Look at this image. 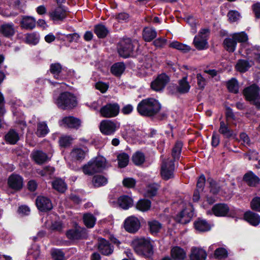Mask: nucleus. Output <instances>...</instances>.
Listing matches in <instances>:
<instances>
[{"mask_svg": "<svg viewBox=\"0 0 260 260\" xmlns=\"http://www.w3.org/2000/svg\"><path fill=\"white\" fill-rule=\"evenodd\" d=\"M120 112V106L117 103H108L102 106L100 113L103 117L113 118L117 116Z\"/></svg>", "mask_w": 260, "mask_h": 260, "instance_id": "9", "label": "nucleus"}, {"mask_svg": "<svg viewBox=\"0 0 260 260\" xmlns=\"http://www.w3.org/2000/svg\"><path fill=\"white\" fill-rule=\"evenodd\" d=\"M132 160L136 166H139L145 162V156L143 152L137 151L133 154Z\"/></svg>", "mask_w": 260, "mask_h": 260, "instance_id": "44", "label": "nucleus"}, {"mask_svg": "<svg viewBox=\"0 0 260 260\" xmlns=\"http://www.w3.org/2000/svg\"><path fill=\"white\" fill-rule=\"evenodd\" d=\"M119 206L124 210L129 209L133 206V200L127 195H122L118 198Z\"/></svg>", "mask_w": 260, "mask_h": 260, "instance_id": "34", "label": "nucleus"}, {"mask_svg": "<svg viewBox=\"0 0 260 260\" xmlns=\"http://www.w3.org/2000/svg\"><path fill=\"white\" fill-rule=\"evenodd\" d=\"M233 37L236 43H245L248 41V35L245 31L234 33L231 35Z\"/></svg>", "mask_w": 260, "mask_h": 260, "instance_id": "54", "label": "nucleus"}, {"mask_svg": "<svg viewBox=\"0 0 260 260\" xmlns=\"http://www.w3.org/2000/svg\"><path fill=\"white\" fill-rule=\"evenodd\" d=\"M161 104L158 100L153 98H148L143 99L138 103L137 111L142 116L161 121L167 120L168 117V112L161 111Z\"/></svg>", "mask_w": 260, "mask_h": 260, "instance_id": "1", "label": "nucleus"}, {"mask_svg": "<svg viewBox=\"0 0 260 260\" xmlns=\"http://www.w3.org/2000/svg\"><path fill=\"white\" fill-rule=\"evenodd\" d=\"M58 107L62 110H71L76 107L78 101L76 96L69 91L61 92L56 100Z\"/></svg>", "mask_w": 260, "mask_h": 260, "instance_id": "5", "label": "nucleus"}, {"mask_svg": "<svg viewBox=\"0 0 260 260\" xmlns=\"http://www.w3.org/2000/svg\"><path fill=\"white\" fill-rule=\"evenodd\" d=\"M185 211V209H182L176 215L175 220L177 222L186 224L190 221L192 214L190 213L186 214Z\"/></svg>", "mask_w": 260, "mask_h": 260, "instance_id": "31", "label": "nucleus"}, {"mask_svg": "<svg viewBox=\"0 0 260 260\" xmlns=\"http://www.w3.org/2000/svg\"><path fill=\"white\" fill-rule=\"evenodd\" d=\"M243 180L248 186L251 187H255L260 183L259 178L251 171H249L244 174Z\"/></svg>", "mask_w": 260, "mask_h": 260, "instance_id": "22", "label": "nucleus"}, {"mask_svg": "<svg viewBox=\"0 0 260 260\" xmlns=\"http://www.w3.org/2000/svg\"><path fill=\"white\" fill-rule=\"evenodd\" d=\"M193 227L200 232H208L211 229V224L206 219L200 217L194 221Z\"/></svg>", "mask_w": 260, "mask_h": 260, "instance_id": "25", "label": "nucleus"}, {"mask_svg": "<svg viewBox=\"0 0 260 260\" xmlns=\"http://www.w3.org/2000/svg\"><path fill=\"white\" fill-rule=\"evenodd\" d=\"M259 91L260 88L255 83L246 87L243 90L245 100L251 103L258 110H260Z\"/></svg>", "mask_w": 260, "mask_h": 260, "instance_id": "6", "label": "nucleus"}, {"mask_svg": "<svg viewBox=\"0 0 260 260\" xmlns=\"http://www.w3.org/2000/svg\"><path fill=\"white\" fill-rule=\"evenodd\" d=\"M49 71L54 79L58 80H65L69 78L71 71L67 68H63L59 62L51 63Z\"/></svg>", "mask_w": 260, "mask_h": 260, "instance_id": "7", "label": "nucleus"}, {"mask_svg": "<svg viewBox=\"0 0 260 260\" xmlns=\"http://www.w3.org/2000/svg\"><path fill=\"white\" fill-rule=\"evenodd\" d=\"M213 214L217 217H225L230 211V208L226 204L217 203L212 208Z\"/></svg>", "mask_w": 260, "mask_h": 260, "instance_id": "19", "label": "nucleus"}, {"mask_svg": "<svg viewBox=\"0 0 260 260\" xmlns=\"http://www.w3.org/2000/svg\"><path fill=\"white\" fill-rule=\"evenodd\" d=\"M124 228L129 233H136L140 228V222L137 217L132 216L124 220Z\"/></svg>", "mask_w": 260, "mask_h": 260, "instance_id": "15", "label": "nucleus"}, {"mask_svg": "<svg viewBox=\"0 0 260 260\" xmlns=\"http://www.w3.org/2000/svg\"><path fill=\"white\" fill-rule=\"evenodd\" d=\"M7 186L15 192L20 191L24 186V178L19 174L13 173L7 179Z\"/></svg>", "mask_w": 260, "mask_h": 260, "instance_id": "8", "label": "nucleus"}, {"mask_svg": "<svg viewBox=\"0 0 260 260\" xmlns=\"http://www.w3.org/2000/svg\"><path fill=\"white\" fill-rule=\"evenodd\" d=\"M72 155L78 160H83L85 156V151L81 148H74L72 152Z\"/></svg>", "mask_w": 260, "mask_h": 260, "instance_id": "56", "label": "nucleus"}, {"mask_svg": "<svg viewBox=\"0 0 260 260\" xmlns=\"http://www.w3.org/2000/svg\"><path fill=\"white\" fill-rule=\"evenodd\" d=\"M183 143L181 141H177L172 149V159L170 161H173L174 163L176 161H178L180 158Z\"/></svg>", "mask_w": 260, "mask_h": 260, "instance_id": "28", "label": "nucleus"}, {"mask_svg": "<svg viewBox=\"0 0 260 260\" xmlns=\"http://www.w3.org/2000/svg\"><path fill=\"white\" fill-rule=\"evenodd\" d=\"M207 253L205 250L202 248L192 247L189 255L190 260H206Z\"/></svg>", "mask_w": 260, "mask_h": 260, "instance_id": "20", "label": "nucleus"}, {"mask_svg": "<svg viewBox=\"0 0 260 260\" xmlns=\"http://www.w3.org/2000/svg\"><path fill=\"white\" fill-rule=\"evenodd\" d=\"M237 44L233 39V37L231 38H226L223 41L222 46L224 49L229 53H233L236 49Z\"/></svg>", "mask_w": 260, "mask_h": 260, "instance_id": "33", "label": "nucleus"}, {"mask_svg": "<svg viewBox=\"0 0 260 260\" xmlns=\"http://www.w3.org/2000/svg\"><path fill=\"white\" fill-rule=\"evenodd\" d=\"M175 169V164L173 161H170L168 167H162L161 169V175L162 178L165 180H168L174 177V171Z\"/></svg>", "mask_w": 260, "mask_h": 260, "instance_id": "24", "label": "nucleus"}, {"mask_svg": "<svg viewBox=\"0 0 260 260\" xmlns=\"http://www.w3.org/2000/svg\"><path fill=\"white\" fill-rule=\"evenodd\" d=\"M206 182V177L204 174H201L198 178L196 189H199L201 191H203L205 188Z\"/></svg>", "mask_w": 260, "mask_h": 260, "instance_id": "62", "label": "nucleus"}, {"mask_svg": "<svg viewBox=\"0 0 260 260\" xmlns=\"http://www.w3.org/2000/svg\"><path fill=\"white\" fill-rule=\"evenodd\" d=\"M132 245L135 252L145 258H151L154 254L153 247L151 242L145 238L134 239Z\"/></svg>", "mask_w": 260, "mask_h": 260, "instance_id": "3", "label": "nucleus"}, {"mask_svg": "<svg viewBox=\"0 0 260 260\" xmlns=\"http://www.w3.org/2000/svg\"><path fill=\"white\" fill-rule=\"evenodd\" d=\"M67 7H56L54 10L49 13L50 19L53 21L62 22L67 17Z\"/></svg>", "mask_w": 260, "mask_h": 260, "instance_id": "14", "label": "nucleus"}, {"mask_svg": "<svg viewBox=\"0 0 260 260\" xmlns=\"http://www.w3.org/2000/svg\"><path fill=\"white\" fill-rule=\"evenodd\" d=\"M218 132L223 138L236 139L237 134L232 129L228 122L220 120Z\"/></svg>", "mask_w": 260, "mask_h": 260, "instance_id": "17", "label": "nucleus"}, {"mask_svg": "<svg viewBox=\"0 0 260 260\" xmlns=\"http://www.w3.org/2000/svg\"><path fill=\"white\" fill-rule=\"evenodd\" d=\"M59 124L66 128L77 130L81 126V120L73 116H65L59 121Z\"/></svg>", "mask_w": 260, "mask_h": 260, "instance_id": "11", "label": "nucleus"}, {"mask_svg": "<svg viewBox=\"0 0 260 260\" xmlns=\"http://www.w3.org/2000/svg\"><path fill=\"white\" fill-rule=\"evenodd\" d=\"M49 132L47 124L45 122H39L37 125V129L36 133L39 137H45Z\"/></svg>", "mask_w": 260, "mask_h": 260, "instance_id": "46", "label": "nucleus"}, {"mask_svg": "<svg viewBox=\"0 0 260 260\" xmlns=\"http://www.w3.org/2000/svg\"><path fill=\"white\" fill-rule=\"evenodd\" d=\"M251 209L257 212H260V197H254L250 202Z\"/></svg>", "mask_w": 260, "mask_h": 260, "instance_id": "57", "label": "nucleus"}, {"mask_svg": "<svg viewBox=\"0 0 260 260\" xmlns=\"http://www.w3.org/2000/svg\"><path fill=\"white\" fill-rule=\"evenodd\" d=\"M194 47L198 50H203L208 48V42L206 40L200 39L196 36L193 41Z\"/></svg>", "mask_w": 260, "mask_h": 260, "instance_id": "50", "label": "nucleus"}, {"mask_svg": "<svg viewBox=\"0 0 260 260\" xmlns=\"http://www.w3.org/2000/svg\"><path fill=\"white\" fill-rule=\"evenodd\" d=\"M167 40L164 38H158L153 41V45L157 48H162L166 45Z\"/></svg>", "mask_w": 260, "mask_h": 260, "instance_id": "63", "label": "nucleus"}, {"mask_svg": "<svg viewBox=\"0 0 260 260\" xmlns=\"http://www.w3.org/2000/svg\"><path fill=\"white\" fill-rule=\"evenodd\" d=\"M94 33L99 39H105L109 34L108 28L102 23L97 24L94 26Z\"/></svg>", "mask_w": 260, "mask_h": 260, "instance_id": "29", "label": "nucleus"}, {"mask_svg": "<svg viewBox=\"0 0 260 260\" xmlns=\"http://www.w3.org/2000/svg\"><path fill=\"white\" fill-rule=\"evenodd\" d=\"M66 235L71 240L87 239L88 238L86 229L78 226L77 224L74 228L67 231Z\"/></svg>", "mask_w": 260, "mask_h": 260, "instance_id": "10", "label": "nucleus"}, {"mask_svg": "<svg viewBox=\"0 0 260 260\" xmlns=\"http://www.w3.org/2000/svg\"><path fill=\"white\" fill-rule=\"evenodd\" d=\"M197 84L199 89L203 90L206 85V80L201 73L197 75Z\"/></svg>", "mask_w": 260, "mask_h": 260, "instance_id": "58", "label": "nucleus"}, {"mask_svg": "<svg viewBox=\"0 0 260 260\" xmlns=\"http://www.w3.org/2000/svg\"><path fill=\"white\" fill-rule=\"evenodd\" d=\"M170 255L174 260H185L186 258V252L181 247L175 246L171 248Z\"/></svg>", "mask_w": 260, "mask_h": 260, "instance_id": "26", "label": "nucleus"}, {"mask_svg": "<svg viewBox=\"0 0 260 260\" xmlns=\"http://www.w3.org/2000/svg\"><path fill=\"white\" fill-rule=\"evenodd\" d=\"M148 225L150 232L152 235L157 234L162 228L161 224L155 220L148 222Z\"/></svg>", "mask_w": 260, "mask_h": 260, "instance_id": "52", "label": "nucleus"}, {"mask_svg": "<svg viewBox=\"0 0 260 260\" xmlns=\"http://www.w3.org/2000/svg\"><path fill=\"white\" fill-rule=\"evenodd\" d=\"M40 41V35L37 32H32L25 34L24 42L29 45H36Z\"/></svg>", "mask_w": 260, "mask_h": 260, "instance_id": "36", "label": "nucleus"}, {"mask_svg": "<svg viewBox=\"0 0 260 260\" xmlns=\"http://www.w3.org/2000/svg\"><path fill=\"white\" fill-rule=\"evenodd\" d=\"M83 222L87 228H93L96 221L95 217L91 213L84 214L83 217Z\"/></svg>", "mask_w": 260, "mask_h": 260, "instance_id": "47", "label": "nucleus"}, {"mask_svg": "<svg viewBox=\"0 0 260 260\" xmlns=\"http://www.w3.org/2000/svg\"><path fill=\"white\" fill-rule=\"evenodd\" d=\"M67 40L70 43L73 42L78 43L80 38V36L77 32L63 35Z\"/></svg>", "mask_w": 260, "mask_h": 260, "instance_id": "59", "label": "nucleus"}, {"mask_svg": "<svg viewBox=\"0 0 260 260\" xmlns=\"http://www.w3.org/2000/svg\"><path fill=\"white\" fill-rule=\"evenodd\" d=\"M151 202L148 199H140L136 204V208L142 212L149 210L151 207Z\"/></svg>", "mask_w": 260, "mask_h": 260, "instance_id": "43", "label": "nucleus"}, {"mask_svg": "<svg viewBox=\"0 0 260 260\" xmlns=\"http://www.w3.org/2000/svg\"><path fill=\"white\" fill-rule=\"evenodd\" d=\"M226 87L230 92L238 93L239 92V85L238 80L233 78L227 82Z\"/></svg>", "mask_w": 260, "mask_h": 260, "instance_id": "48", "label": "nucleus"}, {"mask_svg": "<svg viewBox=\"0 0 260 260\" xmlns=\"http://www.w3.org/2000/svg\"><path fill=\"white\" fill-rule=\"evenodd\" d=\"M227 16L230 22H235L239 19L240 15L237 11L230 10L228 12Z\"/></svg>", "mask_w": 260, "mask_h": 260, "instance_id": "61", "label": "nucleus"}, {"mask_svg": "<svg viewBox=\"0 0 260 260\" xmlns=\"http://www.w3.org/2000/svg\"><path fill=\"white\" fill-rule=\"evenodd\" d=\"M157 36V32L154 29L145 28L143 31V38L145 42H150Z\"/></svg>", "mask_w": 260, "mask_h": 260, "instance_id": "41", "label": "nucleus"}, {"mask_svg": "<svg viewBox=\"0 0 260 260\" xmlns=\"http://www.w3.org/2000/svg\"><path fill=\"white\" fill-rule=\"evenodd\" d=\"M20 24L21 28L26 30H32L36 24L35 19L29 16H23L20 21Z\"/></svg>", "mask_w": 260, "mask_h": 260, "instance_id": "27", "label": "nucleus"}, {"mask_svg": "<svg viewBox=\"0 0 260 260\" xmlns=\"http://www.w3.org/2000/svg\"><path fill=\"white\" fill-rule=\"evenodd\" d=\"M98 250L102 255L109 256L113 252L114 247L109 241L100 238L99 239Z\"/></svg>", "mask_w": 260, "mask_h": 260, "instance_id": "18", "label": "nucleus"}, {"mask_svg": "<svg viewBox=\"0 0 260 260\" xmlns=\"http://www.w3.org/2000/svg\"><path fill=\"white\" fill-rule=\"evenodd\" d=\"M32 158L38 165H42L46 162L48 157L47 154L42 150H36L31 153Z\"/></svg>", "mask_w": 260, "mask_h": 260, "instance_id": "32", "label": "nucleus"}, {"mask_svg": "<svg viewBox=\"0 0 260 260\" xmlns=\"http://www.w3.org/2000/svg\"><path fill=\"white\" fill-rule=\"evenodd\" d=\"M214 256L217 259H224L228 256V252L223 247H219L214 251Z\"/></svg>", "mask_w": 260, "mask_h": 260, "instance_id": "55", "label": "nucleus"}, {"mask_svg": "<svg viewBox=\"0 0 260 260\" xmlns=\"http://www.w3.org/2000/svg\"><path fill=\"white\" fill-rule=\"evenodd\" d=\"M244 219L250 225L256 226L260 223V216L256 213L248 210L244 213Z\"/></svg>", "mask_w": 260, "mask_h": 260, "instance_id": "21", "label": "nucleus"}, {"mask_svg": "<svg viewBox=\"0 0 260 260\" xmlns=\"http://www.w3.org/2000/svg\"><path fill=\"white\" fill-rule=\"evenodd\" d=\"M160 185L156 183H149L147 185V190L145 192V197L149 198H152L155 197Z\"/></svg>", "mask_w": 260, "mask_h": 260, "instance_id": "38", "label": "nucleus"}, {"mask_svg": "<svg viewBox=\"0 0 260 260\" xmlns=\"http://www.w3.org/2000/svg\"><path fill=\"white\" fill-rule=\"evenodd\" d=\"M117 160L118 167L120 168H125L128 164L129 156L127 153L123 152L118 155Z\"/></svg>", "mask_w": 260, "mask_h": 260, "instance_id": "51", "label": "nucleus"}, {"mask_svg": "<svg viewBox=\"0 0 260 260\" xmlns=\"http://www.w3.org/2000/svg\"><path fill=\"white\" fill-rule=\"evenodd\" d=\"M18 133L14 129H10L5 135V140L7 144L15 145L19 140Z\"/></svg>", "mask_w": 260, "mask_h": 260, "instance_id": "30", "label": "nucleus"}, {"mask_svg": "<svg viewBox=\"0 0 260 260\" xmlns=\"http://www.w3.org/2000/svg\"><path fill=\"white\" fill-rule=\"evenodd\" d=\"M99 128L102 134L109 136L114 134L118 127L113 121L103 120L100 123Z\"/></svg>", "mask_w": 260, "mask_h": 260, "instance_id": "13", "label": "nucleus"}, {"mask_svg": "<svg viewBox=\"0 0 260 260\" xmlns=\"http://www.w3.org/2000/svg\"><path fill=\"white\" fill-rule=\"evenodd\" d=\"M52 256L54 260H64V253L61 249H55L52 252Z\"/></svg>", "mask_w": 260, "mask_h": 260, "instance_id": "64", "label": "nucleus"}, {"mask_svg": "<svg viewBox=\"0 0 260 260\" xmlns=\"http://www.w3.org/2000/svg\"><path fill=\"white\" fill-rule=\"evenodd\" d=\"M108 182L107 178L101 175H96L93 177L92 183L94 187H99L105 185Z\"/></svg>", "mask_w": 260, "mask_h": 260, "instance_id": "49", "label": "nucleus"}, {"mask_svg": "<svg viewBox=\"0 0 260 260\" xmlns=\"http://www.w3.org/2000/svg\"><path fill=\"white\" fill-rule=\"evenodd\" d=\"M73 140L71 136L65 135L59 138L58 143L61 147L65 148L71 145Z\"/></svg>", "mask_w": 260, "mask_h": 260, "instance_id": "53", "label": "nucleus"}, {"mask_svg": "<svg viewBox=\"0 0 260 260\" xmlns=\"http://www.w3.org/2000/svg\"><path fill=\"white\" fill-rule=\"evenodd\" d=\"M36 204L38 209L42 212H47L53 208L50 199L44 196H38L36 200Z\"/></svg>", "mask_w": 260, "mask_h": 260, "instance_id": "16", "label": "nucleus"}, {"mask_svg": "<svg viewBox=\"0 0 260 260\" xmlns=\"http://www.w3.org/2000/svg\"><path fill=\"white\" fill-rule=\"evenodd\" d=\"M139 44L131 38H124L121 40L117 45L119 55L123 58H136L139 54Z\"/></svg>", "mask_w": 260, "mask_h": 260, "instance_id": "2", "label": "nucleus"}, {"mask_svg": "<svg viewBox=\"0 0 260 260\" xmlns=\"http://www.w3.org/2000/svg\"><path fill=\"white\" fill-rule=\"evenodd\" d=\"M123 185L128 188H132L135 187L136 181L133 178H125L122 181Z\"/></svg>", "mask_w": 260, "mask_h": 260, "instance_id": "60", "label": "nucleus"}, {"mask_svg": "<svg viewBox=\"0 0 260 260\" xmlns=\"http://www.w3.org/2000/svg\"><path fill=\"white\" fill-rule=\"evenodd\" d=\"M0 33L6 38H11L15 34L13 23H4L0 26Z\"/></svg>", "mask_w": 260, "mask_h": 260, "instance_id": "23", "label": "nucleus"}, {"mask_svg": "<svg viewBox=\"0 0 260 260\" xmlns=\"http://www.w3.org/2000/svg\"><path fill=\"white\" fill-rule=\"evenodd\" d=\"M106 158L103 156L93 158L82 167V172L89 176L100 173L106 168Z\"/></svg>", "mask_w": 260, "mask_h": 260, "instance_id": "4", "label": "nucleus"}, {"mask_svg": "<svg viewBox=\"0 0 260 260\" xmlns=\"http://www.w3.org/2000/svg\"><path fill=\"white\" fill-rule=\"evenodd\" d=\"M207 182L209 184L210 192L213 195L218 194L220 190V186L219 183L211 177L208 178Z\"/></svg>", "mask_w": 260, "mask_h": 260, "instance_id": "45", "label": "nucleus"}, {"mask_svg": "<svg viewBox=\"0 0 260 260\" xmlns=\"http://www.w3.org/2000/svg\"><path fill=\"white\" fill-rule=\"evenodd\" d=\"M125 68V65L123 62H118L111 66L110 71L112 75L119 77L124 72Z\"/></svg>", "mask_w": 260, "mask_h": 260, "instance_id": "35", "label": "nucleus"}, {"mask_svg": "<svg viewBox=\"0 0 260 260\" xmlns=\"http://www.w3.org/2000/svg\"><path fill=\"white\" fill-rule=\"evenodd\" d=\"M52 188L58 192L63 193L67 189V184L61 178H57L52 182Z\"/></svg>", "mask_w": 260, "mask_h": 260, "instance_id": "37", "label": "nucleus"}, {"mask_svg": "<svg viewBox=\"0 0 260 260\" xmlns=\"http://www.w3.org/2000/svg\"><path fill=\"white\" fill-rule=\"evenodd\" d=\"M250 67L251 66L248 60L240 59L235 66V69L239 72L245 73L248 70Z\"/></svg>", "mask_w": 260, "mask_h": 260, "instance_id": "42", "label": "nucleus"}, {"mask_svg": "<svg viewBox=\"0 0 260 260\" xmlns=\"http://www.w3.org/2000/svg\"><path fill=\"white\" fill-rule=\"evenodd\" d=\"M169 47L179 50L184 53H187L191 50V48L189 46L182 44L177 41L171 42L169 45Z\"/></svg>", "mask_w": 260, "mask_h": 260, "instance_id": "40", "label": "nucleus"}, {"mask_svg": "<svg viewBox=\"0 0 260 260\" xmlns=\"http://www.w3.org/2000/svg\"><path fill=\"white\" fill-rule=\"evenodd\" d=\"M178 92L180 94H185L189 92L190 86L187 81V77H183L178 82Z\"/></svg>", "mask_w": 260, "mask_h": 260, "instance_id": "39", "label": "nucleus"}, {"mask_svg": "<svg viewBox=\"0 0 260 260\" xmlns=\"http://www.w3.org/2000/svg\"><path fill=\"white\" fill-rule=\"evenodd\" d=\"M170 80L168 75L165 73H161L151 83V88L155 91H161L165 88Z\"/></svg>", "mask_w": 260, "mask_h": 260, "instance_id": "12", "label": "nucleus"}]
</instances>
